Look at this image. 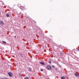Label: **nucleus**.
Wrapping results in <instances>:
<instances>
[{
    "instance_id": "nucleus-1",
    "label": "nucleus",
    "mask_w": 79,
    "mask_h": 79,
    "mask_svg": "<svg viewBox=\"0 0 79 79\" xmlns=\"http://www.w3.org/2000/svg\"><path fill=\"white\" fill-rule=\"evenodd\" d=\"M0 25H2V26H4V25H5V23H4V22H3V21H0Z\"/></svg>"
},
{
    "instance_id": "nucleus-2",
    "label": "nucleus",
    "mask_w": 79,
    "mask_h": 79,
    "mask_svg": "<svg viewBox=\"0 0 79 79\" xmlns=\"http://www.w3.org/2000/svg\"><path fill=\"white\" fill-rule=\"evenodd\" d=\"M8 75H9L10 77H11L12 76H13V74L11 73V72H9L8 73Z\"/></svg>"
},
{
    "instance_id": "nucleus-3",
    "label": "nucleus",
    "mask_w": 79,
    "mask_h": 79,
    "mask_svg": "<svg viewBox=\"0 0 79 79\" xmlns=\"http://www.w3.org/2000/svg\"><path fill=\"white\" fill-rule=\"evenodd\" d=\"M20 9L22 10H24L25 9V7L23 6H21L20 7Z\"/></svg>"
},
{
    "instance_id": "nucleus-4",
    "label": "nucleus",
    "mask_w": 79,
    "mask_h": 79,
    "mask_svg": "<svg viewBox=\"0 0 79 79\" xmlns=\"http://www.w3.org/2000/svg\"><path fill=\"white\" fill-rule=\"evenodd\" d=\"M47 68L48 69H51V66H50L48 65L47 66Z\"/></svg>"
},
{
    "instance_id": "nucleus-5",
    "label": "nucleus",
    "mask_w": 79,
    "mask_h": 79,
    "mask_svg": "<svg viewBox=\"0 0 79 79\" xmlns=\"http://www.w3.org/2000/svg\"><path fill=\"white\" fill-rule=\"evenodd\" d=\"M28 70L30 72H31V71L32 70V68L31 67H29L28 69Z\"/></svg>"
},
{
    "instance_id": "nucleus-6",
    "label": "nucleus",
    "mask_w": 79,
    "mask_h": 79,
    "mask_svg": "<svg viewBox=\"0 0 79 79\" xmlns=\"http://www.w3.org/2000/svg\"><path fill=\"white\" fill-rule=\"evenodd\" d=\"M40 64H42L43 65H45V64L44 62H40Z\"/></svg>"
},
{
    "instance_id": "nucleus-7",
    "label": "nucleus",
    "mask_w": 79,
    "mask_h": 79,
    "mask_svg": "<svg viewBox=\"0 0 79 79\" xmlns=\"http://www.w3.org/2000/svg\"><path fill=\"white\" fill-rule=\"evenodd\" d=\"M61 79H65V77H61Z\"/></svg>"
},
{
    "instance_id": "nucleus-8",
    "label": "nucleus",
    "mask_w": 79,
    "mask_h": 79,
    "mask_svg": "<svg viewBox=\"0 0 79 79\" xmlns=\"http://www.w3.org/2000/svg\"><path fill=\"white\" fill-rule=\"evenodd\" d=\"M2 43H3V44H6V42H5V41H2Z\"/></svg>"
},
{
    "instance_id": "nucleus-9",
    "label": "nucleus",
    "mask_w": 79,
    "mask_h": 79,
    "mask_svg": "<svg viewBox=\"0 0 79 79\" xmlns=\"http://www.w3.org/2000/svg\"><path fill=\"white\" fill-rule=\"evenodd\" d=\"M25 79H29V77H26L25 78Z\"/></svg>"
},
{
    "instance_id": "nucleus-10",
    "label": "nucleus",
    "mask_w": 79,
    "mask_h": 79,
    "mask_svg": "<svg viewBox=\"0 0 79 79\" xmlns=\"http://www.w3.org/2000/svg\"><path fill=\"white\" fill-rule=\"evenodd\" d=\"M6 16H7V17H9V15L6 14Z\"/></svg>"
},
{
    "instance_id": "nucleus-11",
    "label": "nucleus",
    "mask_w": 79,
    "mask_h": 79,
    "mask_svg": "<svg viewBox=\"0 0 79 79\" xmlns=\"http://www.w3.org/2000/svg\"><path fill=\"white\" fill-rule=\"evenodd\" d=\"M75 75L76 76H78V74L77 73H75Z\"/></svg>"
},
{
    "instance_id": "nucleus-12",
    "label": "nucleus",
    "mask_w": 79,
    "mask_h": 79,
    "mask_svg": "<svg viewBox=\"0 0 79 79\" xmlns=\"http://www.w3.org/2000/svg\"><path fill=\"white\" fill-rule=\"evenodd\" d=\"M52 68H55V66H54V65H52Z\"/></svg>"
},
{
    "instance_id": "nucleus-13",
    "label": "nucleus",
    "mask_w": 79,
    "mask_h": 79,
    "mask_svg": "<svg viewBox=\"0 0 79 79\" xmlns=\"http://www.w3.org/2000/svg\"><path fill=\"white\" fill-rule=\"evenodd\" d=\"M40 70L41 71H43V70L42 69H40Z\"/></svg>"
},
{
    "instance_id": "nucleus-14",
    "label": "nucleus",
    "mask_w": 79,
    "mask_h": 79,
    "mask_svg": "<svg viewBox=\"0 0 79 79\" xmlns=\"http://www.w3.org/2000/svg\"><path fill=\"white\" fill-rule=\"evenodd\" d=\"M49 63H51V61H49Z\"/></svg>"
},
{
    "instance_id": "nucleus-15",
    "label": "nucleus",
    "mask_w": 79,
    "mask_h": 79,
    "mask_svg": "<svg viewBox=\"0 0 79 79\" xmlns=\"http://www.w3.org/2000/svg\"><path fill=\"white\" fill-rule=\"evenodd\" d=\"M77 51H79V49H78L77 50Z\"/></svg>"
},
{
    "instance_id": "nucleus-16",
    "label": "nucleus",
    "mask_w": 79,
    "mask_h": 79,
    "mask_svg": "<svg viewBox=\"0 0 79 79\" xmlns=\"http://www.w3.org/2000/svg\"><path fill=\"white\" fill-rule=\"evenodd\" d=\"M0 14H1V12H0Z\"/></svg>"
},
{
    "instance_id": "nucleus-17",
    "label": "nucleus",
    "mask_w": 79,
    "mask_h": 79,
    "mask_svg": "<svg viewBox=\"0 0 79 79\" xmlns=\"http://www.w3.org/2000/svg\"><path fill=\"white\" fill-rule=\"evenodd\" d=\"M22 75H21L20 76L21 77Z\"/></svg>"
},
{
    "instance_id": "nucleus-18",
    "label": "nucleus",
    "mask_w": 79,
    "mask_h": 79,
    "mask_svg": "<svg viewBox=\"0 0 79 79\" xmlns=\"http://www.w3.org/2000/svg\"><path fill=\"white\" fill-rule=\"evenodd\" d=\"M1 79H2V77H1Z\"/></svg>"
}]
</instances>
